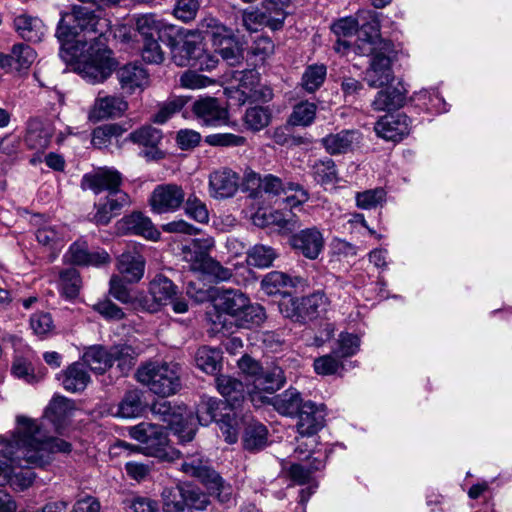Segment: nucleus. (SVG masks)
Listing matches in <instances>:
<instances>
[{
	"instance_id": "5701e85b",
	"label": "nucleus",
	"mask_w": 512,
	"mask_h": 512,
	"mask_svg": "<svg viewBox=\"0 0 512 512\" xmlns=\"http://www.w3.org/2000/svg\"><path fill=\"white\" fill-rule=\"evenodd\" d=\"M130 203V197L126 192H116L111 196H106L104 201L96 204L97 211L93 216V221L97 225H107L114 216L118 215Z\"/></svg>"
},
{
	"instance_id": "5fc2aeb1",
	"label": "nucleus",
	"mask_w": 512,
	"mask_h": 512,
	"mask_svg": "<svg viewBox=\"0 0 512 512\" xmlns=\"http://www.w3.org/2000/svg\"><path fill=\"white\" fill-rule=\"evenodd\" d=\"M31 465H29L30 467ZM27 467L13 466L11 472L7 475L4 482L9 483L16 490H25L30 487L34 481V473Z\"/></svg>"
},
{
	"instance_id": "a18cd8bd",
	"label": "nucleus",
	"mask_w": 512,
	"mask_h": 512,
	"mask_svg": "<svg viewBox=\"0 0 512 512\" xmlns=\"http://www.w3.org/2000/svg\"><path fill=\"white\" fill-rule=\"evenodd\" d=\"M178 293V287L162 276V305H171L175 313H185L188 305L185 299L178 297Z\"/></svg>"
},
{
	"instance_id": "39448f33",
	"label": "nucleus",
	"mask_w": 512,
	"mask_h": 512,
	"mask_svg": "<svg viewBox=\"0 0 512 512\" xmlns=\"http://www.w3.org/2000/svg\"><path fill=\"white\" fill-rule=\"evenodd\" d=\"M212 246L213 241L210 239H193L189 245L182 248L183 259L189 263L192 271L210 276L216 281H227L232 277V271L208 254Z\"/></svg>"
},
{
	"instance_id": "e2e57ef3",
	"label": "nucleus",
	"mask_w": 512,
	"mask_h": 512,
	"mask_svg": "<svg viewBox=\"0 0 512 512\" xmlns=\"http://www.w3.org/2000/svg\"><path fill=\"white\" fill-rule=\"evenodd\" d=\"M125 281L119 275H112L109 281V294L123 304L133 303L135 298Z\"/></svg>"
},
{
	"instance_id": "3c124183",
	"label": "nucleus",
	"mask_w": 512,
	"mask_h": 512,
	"mask_svg": "<svg viewBox=\"0 0 512 512\" xmlns=\"http://www.w3.org/2000/svg\"><path fill=\"white\" fill-rule=\"evenodd\" d=\"M11 58L13 69H28L36 59V53L29 45L19 43L12 47Z\"/></svg>"
},
{
	"instance_id": "338daca9",
	"label": "nucleus",
	"mask_w": 512,
	"mask_h": 512,
	"mask_svg": "<svg viewBox=\"0 0 512 512\" xmlns=\"http://www.w3.org/2000/svg\"><path fill=\"white\" fill-rule=\"evenodd\" d=\"M186 214L199 223H207L209 221V212L206 204L197 196L189 195L185 203Z\"/></svg>"
},
{
	"instance_id": "603ef678",
	"label": "nucleus",
	"mask_w": 512,
	"mask_h": 512,
	"mask_svg": "<svg viewBox=\"0 0 512 512\" xmlns=\"http://www.w3.org/2000/svg\"><path fill=\"white\" fill-rule=\"evenodd\" d=\"M162 512H184V489L179 486L162 492Z\"/></svg>"
},
{
	"instance_id": "1a4fd4ad",
	"label": "nucleus",
	"mask_w": 512,
	"mask_h": 512,
	"mask_svg": "<svg viewBox=\"0 0 512 512\" xmlns=\"http://www.w3.org/2000/svg\"><path fill=\"white\" fill-rule=\"evenodd\" d=\"M136 29L143 42L142 58L147 63L160 62V20L156 14H144L136 19Z\"/></svg>"
},
{
	"instance_id": "c9c22d12",
	"label": "nucleus",
	"mask_w": 512,
	"mask_h": 512,
	"mask_svg": "<svg viewBox=\"0 0 512 512\" xmlns=\"http://www.w3.org/2000/svg\"><path fill=\"white\" fill-rule=\"evenodd\" d=\"M52 134L40 121H30L25 136V142L29 148L43 151L51 142Z\"/></svg>"
},
{
	"instance_id": "393cba45",
	"label": "nucleus",
	"mask_w": 512,
	"mask_h": 512,
	"mask_svg": "<svg viewBox=\"0 0 512 512\" xmlns=\"http://www.w3.org/2000/svg\"><path fill=\"white\" fill-rule=\"evenodd\" d=\"M197 29L203 38L208 37L211 40L213 47L223 46L235 36L232 28L210 15L199 21Z\"/></svg>"
},
{
	"instance_id": "7ed1b4c3",
	"label": "nucleus",
	"mask_w": 512,
	"mask_h": 512,
	"mask_svg": "<svg viewBox=\"0 0 512 512\" xmlns=\"http://www.w3.org/2000/svg\"><path fill=\"white\" fill-rule=\"evenodd\" d=\"M370 28L371 34L360 37L357 43V53L370 56L369 66L364 72V81L371 88L389 85L394 80L392 57L394 52L391 41L383 39L379 34V22L373 20L362 29ZM365 32V30H363Z\"/></svg>"
},
{
	"instance_id": "a19ab883",
	"label": "nucleus",
	"mask_w": 512,
	"mask_h": 512,
	"mask_svg": "<svg viewBox=\"0 0 512 512\" xmlns=\"http://www.w3.org/2000/svg\"><path fill=\"white\" fill-rule=\"evenodd\" d=\"M265 317L264 308L257 303H251L250 299H248L245 308L241 309L235 317V321L239 327L251 328L260 325L265 320Z\"/></svg>"
},
{
	"instance_id": "0eeeda50",
	"label": "nucleus",
	"mask_w": 512,
	"mask_h": 512,
	"mask_svg": "<svg viewBox=\"0 0 512 512\" xmlns=\"http://www.w3.org/2000/svg\"><path fill=\"white\" fill-rule=\"evenodd\" d=\"M162 431L173 433L180 441H191L196 432V420L185 406H172L170 402H162Z\"/></svg>"
},
{
	"instance_id": "ddd939ff",
	"label": "nucleus",
	"mask_w": 512,
	"mask_h": 512,
	"mask_svg": "<svg viewBox=\"0 0 512 512\" xmlns=\"http://www.w3.org/2000/svg\"><path fill=\"white\" fill-rule=\"evenodd\" d=\"M192 111L197 120L205 126H222L227 123L229 117L227 108L214 97L199 98L193 103Z\"/></svg>"
},
{
	"instance_id": "f8f14e48",
	"label": "nucleus",
	"mask_w": 512,
	"mask_h": 512,
	"mask_svg": "<svg viewBox=\"0 0 512 512\" xmlns=\"http://www.w3.org/2000/svg\"><path fill=\"white\" fill-rule=\"evenodd\" d=\"M324 237L317 227L302 229L289 238L292 249L303 257L315 260L324 249Z\"/></svg>"
},
{
	"instance_id": "680f3d73",
	"label": "nucleus",
	"mask_w": 512,
	"mask_h": 512,
	"mask_svg": "<svg viewBox=\"0 0 512 512\" xmlns=\"http://www.w3.org/2000/svg\"><path fill=\"white\" fill-rule=\"evenodd\" d=\"M275 45L272 39L268 36H257L249 47V54L255 57L256 61L264 62L267 58L273 55Z\"/></svg>"
},
{
	"instance_id": "a211bd4d",
	"label": "nucleus",
	"mask_w": 512,
	"mask_h": 512,
	"mask_svg": "<svg viewBox=\"0 0 512 512\" xmlns=\"http://www.w3.org/2000/svg\"><path fill=\"white\" fill-rule=\"evenodd\" d=\"M117 229L123 234H134L157 241L160 233L150 218L141 212H133L117 222Z\"/></svg>"
},
{
	"instance_id": "4d7b16f0",
	"label": "nucleus",
	"mask_w": 512,
	"mask_h": 512,
	"mask_svg": "<svg viewBox=\"0 0 512 512\" xmlns=\"http://www.w3.org/2000/svg\"><path fill=\"white\" fill-rule=\"evenodd\" d=\"M417 101L422 102L427 110L443 113L447 111V104L436 89H423L415 93Z\"/></svg>"
},
{
	"instance_id": "37998d69",
	"label": "nucleus",
	"mask_w": 512,
	"mask_h": 512,
	"mask_svg": "<svg viewBox=\"0 0 512 512\" xmlns=\"http://www.w3.org/2000/svg\"><path fill=\"white\" fill-rule=\"evenodd\" d=\"M219 410H224L220 400L213 397H202L196 409L198 423L202 426H207L216 421Z\"/></svg>"
},
{
	"instance_id": "72a5a7b5",
	"label": "nucleus",
	"mask_w": 512,
	"mask_h": 512,
	"mask_svg": "<svg viewBox=\"0 0 512 512\" xmlns=\"http://www.w3.org/2000/svg\"><path fill=\"white\" fill-rule=\"evenodd\" d=\"M405 100V91L398 87H388L376 94L371 106L375 111H391L401 108Z\"/></svg>"
},
{
	"instance_id": "ea45409f",
	"label": "nucleus",
	"mask_w": 512,
	"mask_h": 512,
	"mask_svg": "<svg viewBox=\"0 0 512 512\" xmlns=\"http://www.w3.org/2000/svg\"><path fill=\"white\" fill-rule=\"evenodd\" d=\"M327 68L324 64H312L305 68L301 77V87L308 93L318 90L325 81Z\"/></svg>"
},
{
	"instance_id": "2eb2a0df",
	"label": "nucleus",
	"mask_w": 512,
	"mask_h": 512,
	"mask_svg": "<svg viewBox=\"0 0 512 512\" xmlns=\"http://www.w3.org/2000/svg\"><path fill=\"white\" fill-rule=\"evenodd\" d=\"M120 89L127 95L142 92L149 85V74L138 63H128L115 69Z\"/></svg>"
},
{
	"instance_id": "473e14b6",
	"label": "nucleus",
	"mask_w": 512,
	"mask_h": 512,
	"mask_svg": "<svg viewBox=\"0 0 512 512\" xmlns=\"http://www.w3.org/2000/svg\"><path fill=\"white\" fill-rule=\"evenodd\" d=\"M82 360L92 372L103 374L112 366V347L107 350L100 345L91 346L83 353Z\"/></svg>"
},
{
	"instance_id": "cd10ccee",
	"label": "nucleus",
	"mask_w": 512,
	"mask_h": 512,
	"mask_svg": "<svg viewBox=\"0 0 512 512\" xmlns=\"http://www.w3.org/2000/svg\"><path fill=\"white\" fill-rule=\"evenodd\" d=\"M14 28L21 38L30 42H40L46 33V26L43 21L28 14L16 16Z\"/></svg>"
},
{
	"instance_id": "9d476101",
	"label": "nucleus",
	"mask_w": 512,
	"mask_h": 512,
	"mask_svg": "<svg viewBox=\"0 0 512 512\" xmlns=\"http://www.w3.org/2000/svg\"><path fill=\"white\" fill-rule=\"evenodd\" d=\"M249 394L254 406H260L265 403L271 404L278 413L289 417H295L304 404L301 394L292 386L284 392L271 397L262 395L261 392L257 391L250 392Z\"/></svg>"
},
{
	"instance_id": "09e8293b",
	"label": "nucleus",
	"mask_w": 512,
	"mask_h": 512,
	"mask_svg": "<svg viewBox=\"0 0 512 512\" xmlns=\"http://www.w3.org/2000/svg\"><path fill=\"white\" fill-rule=\"evenodd\" d=\"M244 386H218L219 393L223 396L224 400H220L224 410L233 413L238 411V408L245 401Z\"/></svg>"
},
{
	"instance_id": "f03ea898",
	"label": "nucleus",
	"mask_w": 512,
	"mask_h": 512,
	"mask_svg": "<svg viewBox=\"0 0 512 512\" xmlns=\"http://www.w3.org/2000/svg\"><path fill=\"white\" fill-rule=\"evenodd\" d=\"M60 16L55 36L60 43L59 55L64 61H71L91 44H107L110 35L108 19L80 5H74L70 12H61Z\"/></svg>"
},
{
	"instance_id": "69168bd1",
	"label": "nucleus",
	"mask_w": 512,
	"mask_h": 512,
	"mask_svg": "<svg viewBox=\"0 0 512 512\" xmlns=\"http://www.w3.org/2000/svg\"><path fill=\"white\" fill-rule=\"evenodd\" d=\"M162 42L170 48L171 59L177 66H191V60L188 54L185 53L186 49H184L181 37L174 38L172 36H167L166 39L162 38Z\"/></svg>"
},
{
	"instance_id": "f704fd0d",
	"label": "nucleus",
	"mask_w": 512,
	"mask_h": 512,
	"mask_svg": "<svg viewBox=\"0 0 512 512\" xmlns=\"http://www.w3.org/2000/svg\"><path fill=\"white\" fill-rule=\"evenodd\" d=\"M311 170L314 180L322 186L334 185L339 181L336 164L331 158L316 160Z\"/></svg>"
},
{
	"instance_id": "20e7f679",
	"label": "nucleus",
	"mask_w": 512,
	"mask_h": 512,
	"mask_svg": "<svg viewBox=\"0 0 512 512\" xmlns=\"http://www.w3.org/2000/svg\"><path fill=\"white\" fill-rule=\"evenodd\" d=\"M181 469L185 474L197 478L220 503L229 504L232 501L231 485L211 467L208 459L199 455L189 456L182 463Z\"/></svg>"
},
{
	"instance_id": "4468645a",
	"label": "nucleus",
	"mask_w": 512,
	"mask_h": 512,
	"mask_svg": "<svg viewBox=\"0 0 512 512\" xmlns=\"http://www.w3.org/2000/svg\"><path fill=\"white\" fill-rule=\"evenodd\" d=\"M296 416V427L300 435L313 436L325 425L326 406L309 400L304 402Z\"/></svg>"
},
{
	"instance_id": "0e129e2a",
	"label": "nucleus",
	"mask_w": 512,
	"mask_h": 512,
	"mask_svg": "<svg viewBox=\"0 0 512 512\" xmlns=\"http://www.w3.org/2000/svg\"><path fill=\"white\" fill-rule=\"evenodd\" d=\"M205 143L214 147H240L245 145L246 138L232 133H214L205 137Z\"/></svg>"
},
{
	"instance_id": "864d4df0",
	"label": "nucleus",
	"mask_w": 512,
	"mask_h": 512,
	"mask_svg": "<svg viewBox=\"0 0 512 512\" xmlns=\"http://www.w3.org/2000/svg\"><path fill=\"white\" fill-rule=\"evenodd\" d=\"M317 106L315 103L303 101L294 106L290 117L293 125L309 126L313 123L316 116Z\"/></svg>"
},
{
	"instance_id": "79ce46f5",
	"label": "nucleus",
	"mask_w": 512,
	"mask_h": 512,
	"mask_svg": "<svg viewBox=\"0 0 512 512\" xmlns=\"http://www.w3.org/2000/svg\"><path fill=\"white\" fill-rule=\"evenodd\" d=\"M147 406L148 403L141 399L137 390L130 391L119 404L117 415L122 418H136Z\"/></svg>"
},
{
	"instance_id": "f257e3e1",
	"label": "nucleus",
	"mask_w": 512,
	"mask_h": 512,
	"mask_svg": "<svg viewBox=\"0 0 512 512\" xmlns=\"http://www.w3.org/2000/svg\"><path fill=\"white\" fill-rule=\"evenodd\" d=\"M17 427L10 440L0 436L3 445L0 456V485L3 484L13 466L43 467L55 453H69L71 444L65 440L48 436L44 424H37L23 415L16 417Z\"/></svg>"
},
{
	"instance_id": "a878e982",
	"label": "nucleus",
	"mask_w": 512,
	"mask_h": 512,
	"mask_svg": "<svg viewBox=\"0 0 512 512\" xmlns=\"http://www.w3.org/2000/svg\"><path fill=\"white\" fill-rule=\"evenodd\" d=\"M248 299L241 290L218 289L214 300L216 309L235 318L245 308Z\"/></svg>"
},
{
	"instance_id": "e433bc0d",
	"label": "nucleus",
	"mask_w": 512,
	"mask_h": 512,
	"mask_svg": "<svg viewBox=\"0 0 512 512\" xmlns=\"http://www.w3.org/2000/svg\"><path fill=\"white\" fill-rule=\"evenodd\" d=\"M278 257V253L271 246L256 244L247 252V262L257 268H268Z\"/></svg>"
},
{
	"instance_id": "412c9836",
	"label": "nucleus",
	"mask_w": 512,
	"mask_h": 512,
	"mask_svg": "<svg viewBox=\"0 0 512 512\" xmlns=\"http://www.w3.org/2000/svg\"><path fill=\"white\" fill-rule=\"evenodd\" d=\"M244 184L248 190L264 192L271 196H279L287 192V183L272 174L261 175L253 170H246Z\"/></svg>"
},
{
	"instance_id": "8fccbe9b",
	"label": "nucleus",
	"mask_w": 512,
	"mask_h": 512,
	"mask_svg": "<svg viewBox=\"0 0 512 512\" xmlns=\"http://www.w3.org/2000/svg\"><path fill=\"white\" fill-rule=\"evenodd\" d=\"M123 129L118 124H106L99 126L93 130L92 145L102 149L111 144L113 138L122 135Z\"/></svg>"
},
{
	"instance_id": "f3484780",
	"label": "nucleus",
	"mask_w": 512,
	"mask_h": 512,
	"mask_svg": "<svg viewBox=\"0 0 512 512\" xmlns=\"http://www.w3.org/2000/svg\"><path fill=\"white\" fill-rule=\"evenodd\" d=\"M411 120L405 114H387L375 124V132L385 140L398 142L409 134Z\"/></svg>"
},
{
	"instance_id": "774afa93",
	"label": "nucleus",
	"mask_w": 512,
	"mask_h": 512,
	"mask_svg": "<svg viewBox=\"0 0 512 512\" xmlns=\"http://www.w3.org/2000/svg\"><path fill=\"white\" fill-rule=\"evenodd\" d=\"M210 505L209 496L199 488L184 489V507L204 511Z\"/></svg>"
},
{
	"instance_id": "dca6fc26",
	"label": "nucleus",
	"mask_w": 512,
	"mask_h": 512,
	"mask_svg": "<svg viewBox=\"0 0 512 512\" xmlns=\"http://www.w3.org/2000/svg\"><path fill=\"white\" fill-rule=\"evenodd\" d=\"M122 183V175L115 169L102 168L92 174H85L81 181L84 189H90L95 194L107 191L111 196L116 192H123L119 189Z\"/></svg>"
},
{
	"instance_id": "9b49d317",
	"label": "nucleus",
	"mask_w": 512,
	"mask_h": 512,
	"mask_svg": "<svg viewBox=\"0 0 512 512\" xmlns=\"http://www.w3.org/2000/svg\"><path fill=\"white\" fill-rule=\"evenodd\" d=\"M240 372L254 381L264 380L271 384H285L286 378L281 366L276 362H267L263 366L248 354L243 355L237 362Z\"/></svg>"
},
{
	"instance_id": "423d86ee",
	"label": "nucleus",
	"mask_w": 512,
	"mask_h": 512,
	"mask_svg": "<svg viewBox=\"0 0 512 512\" xmlns=\"http://www.w3.org/2000/svg\"><path fill=\"white\" fill-rule=\"evenodd\" d=\"M85 51L88 58L78 64L77 70L87 82L102 83L110 77L116 67V60L112 57V51L106 45L91 44Z\"/></svg>"
},
{
	"instance_id": "4be33fe9",
	"label": "nucleus",
	"mask_w": 512,
	"mask_h": 512,
	"mask_svg": "<svg viewBox=\"0 0 512 512\" xmlns=\"http://www.w3.org/2000/svg\"><path fill=\"white\" fill-rule=\"evenodd\" d=\"M128 109V103L120 96L99 92L89 117L93 120L120 117Z\"/></svg>"
},
{
	"instance_id": "6e6d98bb",
	"label": "nucleus",
	"mask_w": 512,
	"mask_h": 512,
	"mask_svg": "<svg viewBox=\"0 0 512 512\" xmlns=\"http://www.w3.org/2000/svg\"><path fill=\"white\" fill-rule=\"evenodd\" d=\"M244 119L249 129L260 131L269 124L271 114L268 108L255 106L246 110Z\"/></svg>"
},
{
	"instance_id": "de8ad7c7",
	"label": "nucleus",
	"mask_w": 512,
	"mask_h": 512,
	"mask_svg": "<svg viewBox=\"0 0 512 512\" xmlns=\"http://www.w3.org/2000/svg\"><path fill=\"white\" fill-rule=\"evenodd\" d=\"M184 197L185 193L181 186L176 184L162 185V213L179 209L184 202Z\"/></svg>"
},
{
	"instance_id": "7c9ffc66",
	"label": "nucleus",
	"mask_w": 512,
	"mask_h": 512,
	"mask_svg": "<svg viewBox=\"0 0 512 512\" xmlns=\"http://www.w3.org/2000/svg\"><path fill=\"white\" fill-rule=\"evenodd\" d=\"M72 409L68 399L61 396H54L45 409L43 418L54 427L55 432L61 433L66 425V418Z\"/></svg>"
},
{
	"instance_id": "aec40b11",
	"label": "nucleus",
	"mask_w": 512,
	"mask_h": 512,
	"mask_svg": "<svg viewBox=\"0 0 512 512\" xmlns=\"http://www.w3.org/2000/svg\"><path fill=\"white\" fill-rule=\"evenodd\" d=\"M129 140L141 147L140 155L148 161H157L160 158V131L151 125H144L131 132Z\"/></svg>"
},
{
	"instance_id": "58836bf2",
	"label": "nucleus",
	"mask_w": 512,
	"mask_h": 512,
	"mask_svg": "<svg viewBox=\"0 0 512 512\" xmlns=\"http://www.w3.org/2000/svg\"><path fill=\"white\" fill-rule=\"evenodd\" d=\"M65 232L63 225L47 223L36 230V239L39 244L53 249L63 242Z\"/></svg>"
},
{
	"instance_id": "b1692460",
	"label": "nucleus",
	"mask_w": 512,
	"mask_h": 512,
	"mask_svg": "<svg viewBox=\"0 0 512 512\" xmlns=\"http://www.w3.org/2000/svg\"><path fill=\"white\" fill-rule=\"evenodd\" d=\"M360 139V132L351 129L328 134L320 142L330 155H340L351 151L353 146L360 142Z\"/></svg>"
},
{
	"instance_id": "4c0bfd02",
	"label": "nucleus",
	"mask_w": 512,
	"mask_h": 512,
	"mask_svg": "<svg viewBox=\"0 0 512 512\" xmlns=\"http://www.w3.org/2000/svg\"><path fill=\"white\" fill-rule=\"evenodd\" d=\"M222 355L218 349L203 346L195 355V362L199 369L207 374H215L220 367Z\"/></svg>"
},
{
	"instance_id": "2f4dec72",
	"label": "nucleus",
	"mask_w": 512,
	"mask_h": 512,
	"mask_svg": "<svg viewBox=\"0 0 512 512\" xmlns=\"http://www.w3.org/2000/svg\"><path fill=\"white\" fill-rule=\"evenodd\" d=\"M220 416L221 417L216 420V423L222 436L227 443H236L238 441L239 432L244 428L248 415H240L238 411H234L233 413H221Z\"/></svg>"
},
{
	"instance_id": "49530a36",
	"label": "nucleus",
	"mask_w": 512,
	"mask_h": 512,
	"mask_svg": "<svg viewBox=\"0 0 512 512\" xmlns=\"http://www.w3.org/2000/svg\"><path fill=\"white\" fill-rule=\"evenodd\" d=\"M296 284L285 273L279 271H272L265 275L261 281V288L267 295H276L282 293L285 287H294Z\"/></svg>"
},
{
	"instance_id": "6e6552de",
	"label": "nucleus",
	"mask_w": 512,
	"mask_h": 512,
	"mask_svg": "<svg viewBox=\"0 0 512 512\" xmlns=\"http://www.w3.org/2000/svg\"><path fill=\"white\" fill-rule=\"evenodd\" d=\"M326 295L317 291L305 297L290 298L280 304V310L285 317L295 322L305 323L319 316L327 305Z\"/></svg>"
},
{
	"instance_id": "bb28decb",
	"label": "nucleus",
	"mask_w": 512,
	"mask_h": 512,
	"mask_svg": "<svg viewBox=\"0 0 512 512\" xmlns=\"http://www.w3.org/2000/svg\"><path fill=\"white\" fill-rule=\"evenodd\" d=\"M117 268L128 283H137L144 275L145 260L137 251H124L119 257Z\"/></svg>"
},
{
	"instance_id": "13d9d810",
	"label": "nucleus",
	"mask_w": 512,
	"mask_h": 512,
	"mask_svg": "<svg viewBox=\"0 0 512 512\" xmlns=\"http://www.w3.org/2000/svg\"><path fill=\"white\" fill-rule=\"evenodd\" d=\"M136 352L129 345H116L112 347V362H118V368L122 373H127L135 365Z\"/></svg>"
},
{
	"instance_id": "052dcab7",
	"label": "nucleus",
	"mask_w": 512,
	"mask_h": 512,
	"mask_svg": "<svg viewBox=\"0 0 512 512\" xmlns=\"http://www.w3.org/2000/svg\"><path fill=\"white\" fill-rule=\"evenodd\" d=\"M386 192L383 188H375L363 192H357L356 205L360 209L370 210L376 208L385 201Z\"/></svg>"
},
{
	"instance_id": "6ab92c4d",
	"label": "nucleus",
	"mask_w": 512,
	"mask_h": 512,
	"mask_svg": "<svg viewBox=\"0 0 512 512\" xmlns=\"http://www.w3.org/2000/svg\"><path fill=\"white\" fill-rule=\"evenodd\" d=\"M239 176L229 168H221L209 175V193L215 199L230 198L238 190Z\"/></svg>"
},
{
	"instance_id": "c85d7f7f",
	"label": "nucleus",
	"mask_w": 512,
	"mask_h": 512,
	"mask_svg": "<svg viewBox=\"0 0 512 512\" xmlns=\"http://www.w3.org/2000/svg\"><path fill=\"white\" fill-rule=\"evenodd\" d=\"M268 443V430L262 423L248 416L243 428V447L250 452L264 449Z\"/></svg>"
},
{
	"instance_id": "c756f323",
	"label": "nucleus",
	"mask_w": 512,
	"mask_h": 512,
	"mask_svg": "<svg viewBox=\"0 0 512 512\" xmlns=\"http://www.w3.org/2000/svg\"><path fill=\"white\" fill-rule=\"evenodd\" d=\"M70 261L77 265L99 266L110 262V256L105 250L90 252L86 243L75 242L69 248Z\"/></svg>"
},
{
	"instance_id": "c03bdc74",
	"label": "nucleus",
	"mask_w": 512,
	"mask_h": 512,
	"mask_svg": "<svg viewBox=\"0 0 512 512\" xmlns=\"http://www.w3.org/2000/svg\"><path fill=\"white\" fill-rule=\"evenodd\" d=\"M360 344L359 336L348 332H341L332 349V353L337 358L352 357L359 351Z\"/></svg>"
},
{
	"instance_id": "bf43d9fd",
	"label": "nucleus",
	"mask_w": 512,
	"mask_h": 512,
	"mask_svg": "<svg viewBox=\"0 0 512 512\" xmlns=\"http://www.w3.org/2000/svg\"><path fill=\"white\" fill-rule=\"evenodd\" d=\"M60 287L62 293L68 298H75L80 291L81 279L78 271L69 268L60 273Z\"/></svg>"
}]
</instances>
